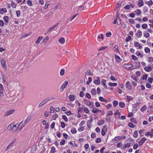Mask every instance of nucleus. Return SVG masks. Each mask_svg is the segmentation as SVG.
Here are the masks:
<instances>
[{
  "mask_svg": "<svg viewBox=\"0 0 153 153\" xmlns=\"http://www.w3.org/2000/svg\"><path fill=\"white\" fill-rule=\"evenodd\" d=\"M142 32L141 31L138 30L137 31V36L139 38L140 37L142 36Z\"/></svg>",
  "mask_w": 153,
  "mask_h": 153,
  "instance_id": "23",
  "label": "nucleus"
},
{
  "mask_svg": "<svg viewBox=\"0 0 153 153\" xmlns=\"http://www.w3.org/2000/svg\"><path fill=\"white\" fill-rule=\"evenodd\" d=\"M58 24H59V23H58L56 24L55 25H53V26L51 27L47 31L48 32H49L51 31L53 29H54L55 28V27H56V26H57L58 25Z\"/></svg>",
  "mask_w": 153,
  "mask_h": 153,
  "instance_id": "17",
  "label": "nucleus"
},
{
  "mask_svg": "<svg viewBox=\"0 0 153 153\" xmlns=\"http://www.w3.org/2000/svg\"><path fill=\"white\" fill-rule=\"evenodd\" d=\"M133 65L131 64H126L123 66L124 68H126L129 70H132L134 69L133 68Z\"/></svg>",
  "mask_w": 153,
  "mask_h": 153,
  "instance_id": "1",
  "label": "nucleus"
},
{
  "mask_svg": "<svg viewBox=\"0 0 153 153\" xmlns=\"http://www.w3.org/2000/svg\"><path fill=\"white\" fill-rule=\"evenodd\" d=\"M120 139V136L116 137L114 138V140L116 142L118 140Z\"/></svg>",
  "mask_w": 153,
  "mask_h": 153,
  "instance_id": "51",
  "label": "nucleus"
},
{
  "mask_svg": "<svg viewBox=\"0 0 153 153\" xmlns=\"http://www.w3.org/2000/svg\"><path fill=\"white\" fill-rule=\"evenodd\" d=\"M130 121L134 123H137V121L134 118H132L131 119Z\"/></svg>",
  "mask_w": 153,
  "mask_h": 153,
  "instance_id": "58",
  "label": "nucleus"
},
{
  "mask_svg": "<svg viewBox=\"0 0 153 153\" xmlns=\"http://www.w3.org/2000/svg\"><path fill=\"white\" fill-rule=\"evenodd\" d=\"M65 140L64 139H63L60 142V145H62L65 144Z\"/></svg>",
  "mask_w": 153,
  "mask_h": 153,
  "instance_id": "52",
  "label": "nucleus"
},
{
  "mask_svg": "<svg viewBox=\"0 0 153 153\" xmlns=\"http://www.w3.org/2000/svg\"><path fill=\"white\" fill-rule=\"evenodd\" d=\"M146 108V105H144L141 108L140 111H143L145 110Z\"/></svg>",
  "mask_w": 153,
  "mask_h": 153,
  "instance_id": "41",
  "label": "nucleus"
},
{
  "mask_svg": "<svg viewBox=\"0 0 153 153\" xmlns=\"http://www.w3.org/2000/svg\"><path fill=\"white\" fill-rule=\"evenodd\" d=\"M99 99L102 102H107L108 101L107 100L103 98L102 97H100L99 98Z\"/></svg>",
  "mask_w": 153,
  "mask_h": 153,
  "instance_id": "25",
  "label": "nucleus"
},
{
  "mask_svg": "<svg viewBox=\"0 0 153 153\" xmlns=\"http://www.w3.org/2000/svg\"><path fill=\"white\" fill-rule=\"evenodd\" d=\"M25 124L24 123L23 120L21 121L19 124H18L19 128L18 130H19V131H20L23 127L25 126Z\"/></svg>",
  "mask_w": 153,
  "mask_h": 153,
  "instance_id": "3",
  "label": "nucleus"
},
{
  "mask_svg": "<svg viewBox=\"0 0 153 153\" xmlns=\"http://www.w3.org/2000/svg\"><path fill=\"white\" fill-rule=\"evenodd\" d=\"M134 45L135 47L138 46L139 49H141L142 48V46L140 45L137 42H135L134 43Z\"/></svg>",
  "mask_w": 153,
  "mask_h": 153,
  "instance_id": "24",
  "label": "nucleus"
},
{
  "mask_svg": "<svg viewBox=\"0 0 153 153\" xmlns=\"http://www.w3.org/2000/svg\"><path fill=\"white\" fill-rule=\"evenodd\" d=\"M55 149V148L54 146H52L51 147V152L54 153L56 152Z\"/></svg>",
  "mask_w": 153,
  "mask_h": 153,
  "instance_id": "48",
  "label": "nucleus"
},
{
  "mask_svg": "<svg viewBox=\"0 0 153 153\" xmlns=\"http://www.w3.org/2000/svg\"><path fill=\"white\" fill-rule=\"evenodd\" d=\"M86 74L87 75H93V74L92 73H91V71L89 70H88L87 71V72L86 73Z\"/></svg>",
  "mask_w": 153,
  "mask_h": 153,
  "instance_id": "36",
  "label": "nucleus"
},
{
  "mask_svg": "<svg viewBox=\"0 0 153 153\" xmlns=\"http://www.w3.org/2000/svg\"><path fill=\"white\" fill-rule=\"evenodd\" d=\"M105 123V121L104 120H99L98 121V122L97 123V125L100 126L102 124H104Z\"/></svg>",
  "mask_w": 153,
  "mask_h": 153,
  "instance_id": "26",
  "label": "nucleus"
},
{
  "mask_svg": "<svg viewBox=\"0 0 153 153\" xmlns=\"http://www.w3.org/2000/svg\"><path fill=\"white\" fill-rule=\"evenodd\" d=\"M131 37L130 36H128L126 39V42H129L131 39Z\"/></svg>",
  "mask_w": 153,
  "mask_h": 153,
  "instance_id": "44",
  "label": "nucleus"
},
{
  "mask_svg": "<svg viewBox=\"0 0 153 153\" xmlns=\"http://www.w3.org/2000/svg\"><path fill=\"white\" fill-rule=\"evenodd\" d=\"M15 110L13 109L7 111L5 113V116H7L14 112Z\"/></svg>",
  "mask_w": 153,
  "mask_h": 153,
  "instance_id": "6",
  "label": "nucleus"
},
{
  "mask_svg": "<svg viewBox=\"0 0 153 153\" xmlns=\"http://www.w3.org/2000/svg\"><path fill=\"white\" fill-rule=\"evenodd\" d=\"M13 144V142H12L11 143H10L7 146L5 151H8L9 149L10 148L12 147V146Z\"/></svg>",
  "mask_w": 153,
  "mask_h": 153,
  "instance_id": "16",
  "label": "nucleus"
},
{
  "mask_svg": "<svg viewBox=\"0 0 153 153\" xmlns=\"http://www.w3.org/2000/svg\"><path fill=\"white\" fill-rule=\"evenodd\" d=\"M113 104L114 107H116L118 104V102L116 100H114L113 102Z\"/></svg>",
  "mask_w": 153,
  "mask_h": 153,
  "instance_id": "37",
  "label": "nucleus"
},
{
  "mask_svg": "<svg viewBox=\"0 0 153 153\" xmlns=\"http://www.w3.org/2000/svg\"><path fill=\"white\" fill-rule=\"evenodd\" d=\"M138 135V133L137 131H135L134 133L133 136L134 137H137Z\"/></svg>",
  "mask_w": 153,
  "mask_h": 153,
  "instance_id": "40",
  "label": "nucleus"
},
{
  "mask_svg": "<svg viewBox=\"0 0 153 153\" xmlns=\"http://www.w3.org/2000/svg\"><path fill=\"white\" fill-rule=\"evenodd\" d=\"M119 105L120 108H123L125 106V104L123 102H120L119 103Z\"/></svg>",
  "mask_w": 153,
  "mask_h": 153,
  "instance_id": "30",
  "label": "nucleus"
},
{
  "mask_svg": "<svg viewBox=\"0 0 153 153\" xmlns=\"http://www.w3.org/2000/svg\"><path fill=\"white\" fill-rule=\"evenodd\" d=\"M16 13L17 14V16L19 17L20 15V12L19 10H18L16 11Z\"/></svg>",
  "mask_w": 153,
  "mask_h": 153,
  "instance_id": "55",
  "label": "nucleus"
},
{
  "mask_svg": "<svg viewBox=\"0 0 153 153\" xmlns=\"http://www.w3.org/2000/svg\"><path fill=\"white\" fill-rule=\"evenodd\" d=\"M62 118L66 122H68V119L65 115H63L62 116Z\"/></svg>",
  "mask_w": 153,
  "mask_h": 153,
  "instance_id": "42",
  "label": "nucleus"
},
{
  "mask_svg": "<svg viewBox=\"0 0 153 153\" xmlns=\"http://www.w3.org/2000/svg\"><path fill=\"white\" fill-rule=\"evenodd\" d=\"M108 85L110 86H116L117 85L116 83H109Z\"/></svg>",
  "mask_w": 153,
  "mask_h": 153,
  "instance_id": "34",
  "label": "nucleus"
},
{
  "mask_svg": "<svg viewBox=\"0 0 153 153\" xmlns=\"http://www.w3.org/2000/svg\"><path fill=\"white\" fill-rule=\"evenodd\" d=\"M84 111L87 114L89 112V110L86 108H84Z\"/></svg>",
  "mask_w": 153,
  "mask_h": 153,
  "instance_id": "47",
  "label": "nucleus"
},
{
  "mask_svg": "<svg viewBox=\"0 0 153 153\" xmlns=\"http://www.w3.org/2000/svg\"><path fill=\"white\" fill-rule=\"evenodd\" d=\"M65 74V70L64 69H62L61 70L60 72V74L61 76H63Z\"/></svg>",
  "mask_w": 153,
  "mask_h": 153,
  "instance_id": "54",
  "label": "nucleus"
},
{
  "mask_svg": "<svg viewBox=\"0 0 153 153\" xmlns=\"http://www.w3.org/2000/svg\"><path fill=\"white\" fill-rule=\"evenodd\" d=\"M143 10L144 13H146L148 11V7L146 6L144 7L143 8Z\"/></svg>",
  "mask_w": 153,
  "mask_h": 153,
  "instance_id": "60",
  "label": "nucleus"
},
{
  "mask_svg": "<svg viewBox=\"0 0 153 153\" xmlns=\"http://www.w3.org/2000/svg\"><path fill=\"white\" fill-rule=\"evenodd\" d=\"M13 130L15 132L19 129V127L17 123L15 125L13 124Z\"/></svg>",
  "mask_w": 153,
  "mask_h": 153,
  "instance_id": "12",
  "label": "nucleus"
},
{
  "mask_svg": "<svg viewBox=\"0 0 153 153\" xmlns=\"http://www.w3.org/2000/svg\"><path fill=\"white\" fill-rule=\"evenodd\" d=\"M61 127L62 128H64L65 127V125L64 123L62 122L61 123Z\"/></svg>",
  "mask_w": 153,
  "mask_h": 153,
  "instance_id": "63",
  "label": "nucleus"
},
{
  "mask_svg": "<svg viewBox=\"0 0 153 153\" xmlns=\"http://www.w3.org/2000/svg\"><path fill=\"white\" fill-rule=\"evenodd\" d=\"M126 86L129 90H130L131 89V86L129 82H126Z\"/></svg>",
  "mask_w": 153,
  "mask_h": 153,
  "instance_id": "13",
  "label": "nucleus"
},
{
  "mask_svg": "<svg viewBox=\"0 0 153 153\" xmlns=\"http://www.w3.org/2000/svg\"><path fill=\"white\" fill-rule=\"evenodd\" d=\"M107 131V128L106 125H104L103 128L102 129V131L101 132V134L102 135L104 136L105 135V132H106Z\"/></svg>",
  "mask_w": 153,
  "mask_h": 153,
  "instance_id": "4",
  "label": "nucleus"
},
{
  "mask_svg": "<svg viewBox=\"0 0 153 153\" xmlns=\"http://www.w3.org/2000/svg\"><path fill=\"white\" fill-rule=\"evenodd\" d=\"M88 80L86 82V84L88 85H89V84L92 81V78L91 77H89L88 78Z\"/></svg>",
  "mask_w": 153,
  "mask_h": 153,
  "instance_id": "35",
  "label": "nucleus"
},
{
  "mask_svg": "<svg viewBox=\"0 0 153 153\" xmlns=\"http://www.w3.org/2000/svg\"><path fill=\"white\" fill-rule=\"evenodd\" d=\"M7 9L6 8H3L1 9H0V13L1 14H2L7 12Z\"/></svg>",
  "mask_w": 153,
  "mask_h": 153,
  "instance_id": "19",
  "label": "nucleus"
},
{
  "mask_svg": "<svg viewBox=\"0 0 153 153\" xmlns=\"http://www.w3.org/2000/svg\"><path fill=\"white\" fill-rule=\"evenodd\" d=\"M144 70L147 72H149L152 70V69L151 67L148 66L144 67Z\"/></svg>",
  "mask_w": 153,
  "mask_h": 153,
  "instance_id": "11",
  "label": "nucleus"
},
{
  "mask_svg": "<svg viewBox=\"0 0 153 153\" xmlns=\"http://www.w3.org/2000/svg\"><path fill=\"white\" fill-rule=\"evenodd\" d=\"M94 82L96 85H100L101 83L100 78L99 77H96V79L94 81Z\"/></svg>",
  "mask_w": 153,
  "mask_h": 153,
  "instance_id": "5",
  "label": "nucleus"
},
{
  "mask_svg": "<svg viewBox=\"0 0 153 153\" xmlns=\"http://www.w3.org/2000/svg\"><path fill=\"white\" fill-rule=\"evenodd\" d=\"M3 19L5 22H6L7 23H8L9 21L8 16H4Z\"/></svg>",
  "mask_w": 153,
  "mask_h": 153,
  "instance_id": "29",
  "label": "nucleus"
},
{
  "mask_svg": "<svg viewBox=\"0 0 153 153\" xmlns=\"http://www.w3.org/2000/svg\"><path fill=\"white\" fill-rule=\"evenodd\" d=\"M126 98L127 101L129 102L130 101L132 100L133 99V97H132L129 96H126Z\"/></svg>",
  "mask_w": 153,
  "mask_h": 153,
  "instance_id": "31",
  "label": "nucleus"
},
{
  "mask_svg": "<svg viewBox=\"0 0 153 153\" xmlns=\"http://www.w3.org/2000/svg\"><path fill=\"white\" fill-rule=\"evenodd\" d=\"M101 111L97 109L95 107H94L92 110V112L94 114H96L99 112H101Z\"/></svg>",
  "mask_w": 153,
  "mask_h": 153,
  "instance_id": "10",
  "label": "nucleus"
},
{
  "mask_svg": "<svg viewBox=\"0 0 153 153\" xmlns=\"http://www.w3.org/2000/svg\"><path fill=\"white\" fill-rule=\"evenodd\" d=\"M130 144L129 143H127V144H124L123 146L122 149L124 150L126 148L129 147L130 146Z\"/></svg>",
  "mask_w": 153,
  "mask_h": 153,
  "instance_id": "21",
  "label": "nucleus"
},
{
  "mask_svg": "<svg viewBox=\"0 0 153 153\" xmlns=\"http://www.w3.org/2000/svg\"><path fill=\"white\" fill-rule=\"evenodd\" d=\"M71 131L72 134H74L76 132V130L74 128L73 129H71Z\"/></svg>",
  "mask_w": 153,
  "mask_h": 153,
  "instance_id": "53",
  "label": "nucleus"
},
{
  "mask_svg": "<svg viewBox=\"0 0 153 153\" xmlns=\"http://www.w3.org/2000/svg\"><path fill=\"white\" fill-rule=\"evenodd\" d=\"M114 56L116 58L115 60L116 61L118 62H121V60L120 58V57L118 56V55L115 54L114 55Z\"/></svg>",
  "mask_w": 153,
  "mask_h": 153,
  "instance_id": "14",
  "label": "nucleus"
},
{
  "mask_svg": "<svg viewBox=\"0 0 153 153\" xmlns=\"http://www.w3.org/2000/svg\"><path fill=\"white\" fill-rule=\"evenodd\" d=\"M113 114V112L112 111H108L107 114L106 116H108L110 115H112Z\"/></svg>",
  "mask_w": 153,
  "mask_h": 153,
  "instance_id": "45",
  "label": "nucleus"
},
{
  "mask_svg": "<svg viewBox=\"0 0 153 153\" xmlns=\"http://www.w3.org/2000/svg\"><path fill=\"white\" fill-rule=\"evenodd\" d=\"M85 100V103L87 105L90 106L91 105V103L90 101H87Z\"/></svg>",
  "mask_w": 153,
  "mask_h": 153,
  "instance_id": "32",
  "label": "nucleus"
},
{
  "mask_svg": "<svg viewBox=\"0 0 153 153\" xmlns=\"http://www.w3.org/2000/svg\"><path fill=\"white\" fill-rule=\"evenodd\" d=\"M134 13H136V14L140 15L141 14V11L140 9H138L135 11Z\"/></svg>",
  "mask_w": 153,
  "mask_h": 153,
  "instance_id": "27",
  "label": "nucleus"
},
{
  "mask_svg": "<svg viewBox=\"0 0 153 153\" xmlns=\"http://www.w3.org/2000/svg\"><path fill=\"white\" fill-rule=\"evenodd\" d=\"M27 4L30 6H31L32 5V3L31 1L28 0L27 1Z\"/></svg>",
  "mask_w": 153,
  "mask_h": 153,
  "instance_id": "38",
  "label": "nucleus"
},
{
  "mask_svg": "<svg viewBox=\"0 0 153 153\" xmlns=\"http://www.w3.org/2000/svg\"><path fill=\"white\" fill-rule=\"evenodd\" d=\"M148 109H150L151 112H153V105H152L150 106L148 108Z\"/></svg>",
  "mask_w": 153,
  "mask_h": 153,
  "instance_id": "43",
  "label": "nucleus"
},
{
  "mask_svg": "<svg viewBox=\"0 0 153 153\" xmlns=\"http://www.w3.org/2000/svg\"><path fill=\"white\" fill-rule=\"evenodd\" d=\"M13 124L11 123L7 127V129L9 131L12 129L13 130Z\"/></svg>",
  "mask_w": 153,
  "mask_h": 153,
  "instance_id": "15",
  "label": "nucleus"
},
{
  "mask_svg": "<svg viewBox=\"0 0 153 153\" xmlns=\"http://www.w3.org/2000/svg\"><path fill=\"white\" fill-rule=\"evenodd\" d=\"M111 32L107 33L105 34V35L106 37H109L111 36Z\"/></svg>",
  "mask_w": 153,
  "mask_h": 153,
  "instance_id": "62",
  "label": "nucleus"
},
{
  "mask_svg": "<svg viewBox=\"0 0 153 153\" xmlns=\"http://www.w3.org/2000/svg\"><path fill=\"white\" fill-rule=\"evenodd\" d=\"M68 83V81H66L64 82L60 87V90L62 91L64 90V89L65 88Z\"/></svg>",
  "mask_w": 153,
  "mask_h": 153,
  "instance_id": "2",
  "label": "nucleus"
},
{
  "mask_svg": "<svg viewBox=\"0 0 153 153\" xmlns=\"http://www.w3.org/2000/svg\"><path fill=\"white\" fill-rule=\"evenodd\" d=\"M148 61L149 62H153V58L151 57H149Z\"/></svg>",
  "mask_w": 153,
  "mask_h": 153,
  "instance_id": "59",
  "label": "nucleus"
},
{
  "mask_svg": "<svg viewBox=\"0 0 153 153\" xmlns=\"http://www.w3.org/2000/svg\"><path fill=\"white\" fill-rule=\"evenodd\" d=\"M98 39H103V35L102 34H100V36L99 35L97 37Z\"/></svg>",
  "mask_w": 153,
  "mask_h": 153,
  "instance_id": "61",
  "label": "nucleus"
},
{
  "mask_svg": "<svg viewBox=\"0 0 153 153\" xmlns=\"http://www.w3.org/2000/svg\"><path fill=\"white\" fill-rule=\"evenodd\" d=\"M31 118V116L30 115H29L27 116V117L26 119L25 120L24 122V124H26V123H27L30 120V119Z\"/></svg>",
  "mask_w": 153,
  "mask_h": 153,
  "instance_id": "22",
  "label": "nucleus"
},
{
  "mask_svg": "<svg viewBox=\"0 0 153 153\" xmlns=\"http://www.w3.org/2000/svg\"><path fill=\"white\" fill-rule=\"evenodd\" d=\"M76 96L74 95H70L69 97L71 101H74L75 99Z\"/></svg>",
  "mask_w": 153,
  "mask_h": 153,
  "instance_id": "18",
  "label": "nucleus"
},
{
  "mask_svg": "<svg viewBox=\"0 0 153 153\" xmlns=\"http://www.w3.org/2000/svg\"><path fill=\"white\" fill-rule=\"evenodd\" d=\"M59 42L62 44L64 43L65 42L64 38L63 37H61L59 39Z\"/></svg>",
  "mask_w": 153,
  "mask_h": 153,
  "instance_id": "28",
  "label": "nucleus"
},
{
  "mask_svg": "<svg viewBox=\"0 0 153 153\" xmlns=\"http://www.w3.org/2000/svg\"><path fill=\"white\" fill-rule=\"evenodd\" d=\"M11 6L13 8H15L16 6V5L15 4V3L13 1L11 2Z\"/></svg>",
  "mask_w": 153,
  "mask_h": 153,
  "instance_id": "64",
  "label": "nucleus"
},
{
  "mask_svg": "<svg viewBox=\"0 0 153 153\" xmlns=\"http://www.w3.org/2000/svg\"><path fill=\"white\" fill-rule=\"evenodd\" d=\"M144 50L145 52L146 53H149L150 51V49L148 47H146Z\"/></svg>",
  "mask_w": 153,
  "mask_h": 153,
  "instance_id": "39",
  "label": "nucleus"
},
{
  "mask_svg": "<svg viewBox=\"0 0 153 153\" xmlns=\"http://www.w3.org/2000/svg\"><path fill=\"white\" fill-rule=\"evenodd\" d=\"M43 39V37L42 36H39L36 41V44H38L39 43V42H40V41L42 39Z\"/></svg>",
  "mask_w": 153,
  "mask_h": 153,
  "instance_id": "20",
  "label": "nucleus"
},
{
  "mask_svg": "<svg viewBox=\"0 0 153 153\" xmlns=\"http://www.w3.org/2000/svg\"><path fill=\"white\" fill-rule=\"evenodd\" d=\"M95 141L97 143H99L101 141V139L100 138L98 137L96 139Z\"/></svg>",
  "mask_w": 153,
  "mask_h": 153,
  "instance_id": "56",
  "label": "nucleus"
},
{
  "mask_svg": "<svg viewBox=\"0 0 153 153\" xmlns=\"http://www.w3.org/2000/svg\"><path fill=\"white\" fill-rule=\"evenodd\" d=\"M144 2L143 0H139L138 1L137 5L139 7H140L143 5Z\"/></svg>",
  "mask_w": 153,
  "mask_h": 153,
  "instance_id": "9",
  "label": "nucleus"
},
{
  "mask_svg": "<svg viewBox=\"0 0 153 153\" xmlns=\"http://www.w3.org/2000/svg\"><path fill=\"white\" fill-rule=\"evenodd\" d=\"M1 65L4 67L5 68L7 67V65L6 61H5L4 59H1Z\"/></svg>",
  "mask_w": 153,
  "mask_h": 153,
  "instance_id": "7",
  "label": "nucleus"
},
{
  "mask_svg": "<svg viewBox=\"0 0 153 153\" xmlns=\"http://www.w3.org/2000/svg\"><path fill=\"white\" fill-rule=\"evenodd\" d=\"M128 126H129L131 128H134V124L131 122H129L128 124Z\"/></svg>",
  "mask_w": 153,
  "mask_h": 153,
  "instance_id": "49",
  "label": "nucleus"
},
{
  "mask_svg": "<svg viewBox=\"0 0 153 153\" xmlns=\"http://www.w3.org/2000/svg\"><path fill=\"white\" fill-rule=\"evenodd\" d=\"M91 93L94 95H95L96 94V91L95 89L93 88L91 90Z\"/></svg>",
  "mask_w": 153,
  "mask_h": 153,
  "instance_id": "33",
  "label": "nucleus"
},
{
  "mask_svg": "<svg viewBox=\"0 0 153 153\" xmlns=\"http://www.w3.org/2000/svg\"><path fill=\"white\" fill-rule=\"evenodd\" d=\"M147 25L146 24H144L142 25V27L143 29H145L147 27Z\"/></svg>",
  "mask_w": 153,
  "mask_h": 153,
  "instance_id": "46",
  "label": "nucleus"
},
{
  "mask_svg": "<svg viewBox=\"0 0 153 153\" xmlns=\"http://www.w3.org/2000/svg\"><path fill=\"white\" fill-rule=\"evenodd\" d=\"M146 140V139L144 137H143L141 138V140L139 141V144L140 146H142V144Z\"/></svg>",
  "mask_w": 153,
  "mask_h": 153,
  "instance_id": "8",
  "label": "nucleus"
},
{
  "mask_svg": "<svg viewBox=\"0 0 153 153\" xmlns=\"http://www.w3.org/2000/svg\"><path fill=\"white\" fill-rule=\"evenodd\" d=\"M138 147V145L137 143L135 144L133 146V148L134 149H136Z\"/></svg>",
  "mask_w": 153,
  "mask_h": 153,
  "instance_id": "57",
  "label": "nucleus"
},
{
  "mask_svg": "<svg viewBox=\"0 0 153 153\" xmlns=\"http://www.w3.org/2000/svg\"><path fill=\"white\" fill-rule=\"evenodd\" d=\"M107 48V47H102L100 48V49H98L99 51H102V50H105L106 48Z\"/></svg>",
  "mask_w": 153,
  "mask_h": 153,
  "instance_id": "50",
  "label": "nucleus"
}]
</instances>
